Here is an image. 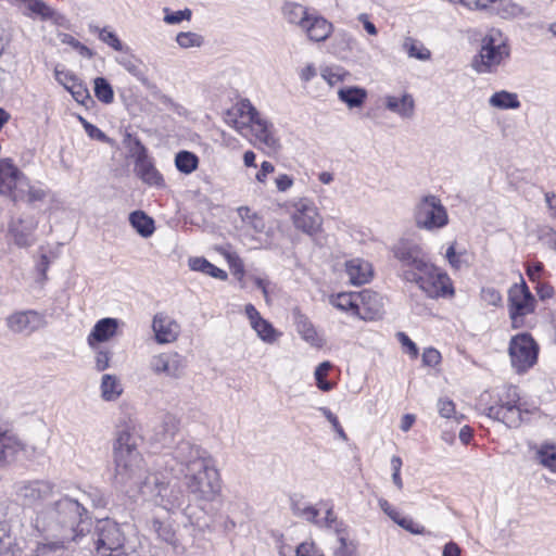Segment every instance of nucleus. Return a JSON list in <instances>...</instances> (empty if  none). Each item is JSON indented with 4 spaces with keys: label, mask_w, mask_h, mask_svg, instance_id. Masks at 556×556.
I'll return each instance as SVG.
<instances>
[{
    "label": "nucleus",
    "mask_w": 556,
    "mask_h": 556,
    "mask_svg": "<svg viewBox=\"0 0 556 556\" xmlns=\"http://www.w3.org/2000/svg\"><path fill=\"white\" fill-rule=\"evenodd\" d=\"M87 496L86 492L77 498L63 495L45 506L35 508L29 518L28 535L78 542L89 532L88 510L85 507Z\"/></svg>",
    "instance_id": "f257e3e1"
},
{
    "label": "nucleus",
    "mask_w": 556,
    "mask_h": 556,
    "mask_svg": "<svg viewBox=\"0 0 556 556\" xmlns=\"http://www.w3.org/2000/svg\"><path fill=\"white\" fill-rule=\"evenodd\" d=\"M114 483L129 491L140 492L148 481L147 464L138 450L137 437L123 429L113 444Z\"/></svg>",
    "instance_id": "f03ea898"
},
{
    "label": "nucleus",
    "mask_w": 556,
    "mask_h": 556,
    "mask_svg": "<svg viewBox=\"0 0 556 556\" xmlns=\"http://www.w3.org/2000/svg\"><path fill=\"white\" fill-rule=\"evenodd\" d=\"M226 122L244 137L251 134V142L267 153L280 149L273 124L263 118L248 99L241 100L227 113Z\"/></svg>",
    "instance_id": "7ed1b4c3"
},
{
    "label": "nucleus",
    "mask_w": 556,
    "mask_h": 556,
    "mask_svg": "<svg viewBox=\"0 0 556 556\" xmlns=\"http://www.w3.org/2000/svg\"><path fill=\"white\" fill-rule=\"evenodd\" d=\"M139 493L167 511L181 509L187 502L179 476L165 471L162 467L149 475Z\"/></svg>",
    "instance_id": "20e7f679"
},
{
    "label": "nucleus",
    "mask_w": 556,
    "mask_h": 556,
    "mask_svg": "<svg viewBox=\"0 0 556 556\" xmlns=\"http://www.w3.org/2000/svg\"><path fill=\"white\" fill-rule=\"evenodd\" d=\"M283 18L314 42L326 41L333 33V25L323 15L298 2H286L281 8Z\"/></svg>",
    "instance_id": "39448f33"
},
{
    "label": "nucleus",
    "mask_w": 556,
    "mask_h": 556,
    "mask_svg": "<svg viewBox=\"0 0 556 556\" xmlns=\"http://www.w3.org/2000/svg\"><path fill=\"white\" fill-rule=\"evenodd\" d=\"M211 459L201 446L182 439L176 443L169 454L164 456L163 464L160 467L180 477Z\"/></svg>",
    "instance_id": "423d86ee"
},
{
    "label": "nucleus",
    "mask_w": 556,
    "mask_h": 556,
    "mask_svg": "<svg viewBox=\"0 0 556 556\" xmlns=\"http://www.w3.org/2000/svg\"><path fill=\"white\" fill-rule=\"evenodd\" d=\"M509 56V47L500 29H490L481 40L472 67L480 74L494 72Z\"/></svg>",
    "instance_id": "0eeeda50"
},
{
    "label": "nucleus",
    "mask_w": 556,
    "mask_h": 556,
    "mask_svg": "<svg viewBox=\"0 0 556 556\" xmlns=\"http://www.w3.org/2000/svg\"><path fill=\"white\" fill-rule=\"evenodd\" d=\"M529 413L528 409L521 408L520 395L515 386L506 387L498 395L497 403L485 408L488 417L501 421L509 428H518L525 420L523 415Z\"/></svg>",
    "instance_id": "6e6552de"
},
{
    "label": "nucleus",
    "mask_w": 556,
    "mask_h": 556,
    "mask_svg": "<svg viewBox=\"0 0 556 556\" xmlns=\"http://www.w3.org/2000/svg\"><path fill=\"white\" fill-rule=\"evenodd\" d=\"M188 491L200 501H213L220 491L219 473L213 460L184 475Z\"/></svg>",
    "instance_id": "1a4fd4ad"
},
{
    "label": "nucleus",
    "mask_w": 556,
    "mask_h": 556,
    "mask_svg": "<svg viewBox=\"0 0 556 556\" xmlns=\"http://www.w3.org/2000/svg\"><path fill=\"white\" fill-rule=\"evenodd\" d=\"M394 257L401 263L402 277L408 282L416 280V276L424 268H429L430 262L421 247L408 240H401L393 248Z\"/></svg>",
    "instance_id": "9d476101"
},
{
    "label": "nucleus",
    "mask_w": 556,
    "mask_h": 556,
    "mask_svg": "<svg viewBox=\"0 0 556 556\" xmlns=\"http://www.w3.org/2000/svg\"><path fill=\"white\" fill-rule=\"evenodd\" d=\"M416 226L420 229L435 230L448 224V214L441 200L433 194L422 197L414 212Z\"/></svg>",
    "instance_id": "9b49d317"
},
{
    "label": "nucleus",
    "mask_w": 556,
    "mask_h": 556,
    "mask_svg": "<svg viewBox=\"0 0 556 556\" xmlns=\"http://www.w3.org/2000/svg\"><path fill=\"white\" fill-rule=\"evenodd\" d=\"M508 354L513 368L523 374L538 362L539 345L529 333H519L510 339Z\"/></svg>",
    "instance_id": "f8f14e48"
},
{
    "label": "nucleus",
    "mask_w": 556,
    "mask_h": 556,
    "mask_svg": "<svg viewBox=\"0 0 556 556\" xmlns=\"http://www.w3.org/2000/svg\"><path fill=\"white\" fill-rule=\"evenodd\" d=\"M126 536L121 526L109 518L97 522L93 532V542L97 556H110L125 545Z\"/></svg>",
    "instance_id": "ddd939ff"
},
{
    "label": "nucleus",
    "mask_w": 556,
    "mask_h": 556,
    "mask_svg": "<svg viewBox=\"0 0 556 556\" xmlns=\"http://www.w3.org/2000/svg\"><path fill=\"white\" fill-rule=\"evenodd\" d=\"M24 185L28 177L14 164L12 159H0V195L13 202L25 200Z\"/></svg>",
    "instance_id": "4468645a"
},
{
    "label": "nucleus",
    "mask_w": 556,
    "mask_h": 556,
    "mask_svg": "<svg viewBox=\"0 0 556 556\" xmlns=\"http://www.w3.org/2000/svg\"><path fill=\"white\" fill-rule=\"evenodd\" d=\"M507 302L511 327L514 329L523 327L525 317L534 312L536 303L525 281L509 288Z\"/></svg>",
    "instance_id": "2eb2a0df"
},
{
    "label": "nucleus",
    "mask_w": 556,
    "mask_h": 556,
    "mask_svg": "<svg viewBox=\"0 0 556 556\" xmlns=\"http://www.w3.org/2000/svg\"><path fill=\"white\" fill-rule=\"evenodd\" d=\"M15 494L25 506L38 508L51 500L55 493V484L50 480H22L15 483Z\"/></svg>",
    "instance_id": "dca6fc26"
},
{
    "label": "nucleus",
    "mask_w": 556,
    "mask_h": 556,
    "mask_svg": "<svg viewBox=\"0 0 556 556\" xmlns=\"http://www.w3.org/2000/svg\"><path fill=\"white\" fill-rule=\"evenodd\" d=\"M428 267L424 268L416 276V280H412V282H415L426 295L432 299L452 295L454 290L450 277L432 263Z\"/></svg>",
    "instance_id": "f3484780"
},
{
    "label": "nucleus",
    "mask_w": 556,
    "mask_h": 556,
    "mask_svg": "<svg viewBox=\"0 0 556 556\" xmlns=\"http://www.w3.org/2000/svg\"><path fill=\"white\" fill-rule=\"evenodd\" d=\"M186 367V357L175 351L155 354L149 361V368L154 375L170 379H180Z\"/></svg>",
    "instance_id": "a211bd4d"
},
{
    "label": "nucleus",
    "mask_w": 556,
    "mask_h": 556,
    "mask_svg": "<svg viewBox=\"0 0 556 556\" xmlns=\"http://www.w3.org/2000/svg\"><path fill=\"white\" fill-rule=\"evenodd\" d=\"M292 222L296 229L313 236L321 229L323 218L313 201L302 198L294 202Z\"/></svg>",
    "instance_id": "6ab92c4d"
},
{
    "label": "nucleus",
    "mask_w": 556,
    "mask_h": 556,
    "mask_svg": "<svg viewBox=\"0 0 556 556\" xmlns=\"http://www.w3.org/2000/svg\"><path fill=\"white\" fill-rule=\"evenodd\" d=\"M43 325V316L36 311L16 312L7 318L8 328L15 333L29 334Z\"/></svg>",
    "instance_id": "aec40b11"
},
{
    "label": "nucleus",
    "mask_w": 556,
    "mask_h": 556,
    "mask_svg": "<svg viewBox=\"0 0 556 556\" xmlns=\"http://www.w3.org/2000/svg\"><path fill=\"white\" fill-rule=\"evenodd\" d=\"M244 312L252 329L262 341L273 344L280 338L281 332L275 329L268 320L264 319L253 304H247Z\"/></svg>",
    "instance_id": "412c9836"
},
{
    "label": "nucleus",
    "mask_w": 556,
    "mask_h": 556,
    "mask_svg": "<svg viewBox=\"0 0 556 556\" xmlns=\"http://www.w3.org/2000/svg\"><path fill=\"white\" fill-rule=\"evenodd\" d=\"M152 329L159 344L173 343L180 333L179 324L164 313H157L152 320Z\"/></svg>",
    "instance_id": "4be33fe9"
},
{
    "label": "nucleus",
    "mask_w": 556,
    "mask_h": 556,
    "mask_svg": "<svg viewBox=\"0 0 556 556\" xmlns=\"http://www.w3.org/2000/svg\"><path fill=\"white\" fill-rule=\"evenodd\" d=\"M70 543L67 540L30 536L27 548L30 556H59Z\"/></svg>",
    "instance_id": "5701e85b"
},
{
    "label": "nucleus",
    "mask_w": 556,
    "mask_h": 556,
    "mask_svg": "<svg viewBox=\"0 0 556 556\" xmlns=\"http://www.w3.org/2000/svg\"><path fill=\"white\" fill-rule=\"evenodd\" d=\"M383 103L386 110L403 119H410L415 114V100L408 92H403L401 96L387 94Z\"/></svg>",
    "instance_id": "b1692460"
},
{
    "label": "nucleus",
    "mask_w": 556,
    "mask_h": 556,
    "mask_svg": "<svg viewBox=\"0 0 556 556\" xmlns=\"http://www.w3.org/2000/svg\"><path fill=\"white\" fill-rule=\"evenodd\" d=\"M119 326V320L112 317H105L96 323L91 332L87 337V343L91 349H96L99 343H103L115 337Z\"/></svg>",
    "instance_id": "393cba45"
},
{
    "label": "nucleus",
    "mask_w": 556,
    "mask_h": 556,
    "mask_svg": "<svg viewBox=\"0 0 556 556\" xmlns=\"http://www.w3.org/2000/svg\"><path fill=\"white\" fill-rule=\"evenodd\" d=\"M135 173L147 185L156 187L164 186L162 175L155 168L152 160L147 155L144 150L139 153L136 159Z\"/></svg>",
    "instance_id": "a878e982"
},
{
    "label": "nucleus",
    "mask_w": 556,
    "mask_h": 556,
    "mask_svg": "<svg viewBox=\"0 0 556 556\" xmlns=\"http://www.w3.org/2000/svg\"><path fill=\"white\" fill-rule=\"evenodd\" d=\"M357 303L361 305L362 314L358 316L363 319L376 318L382 309V298L375 291L364 290L357 293Z\"/></svg>",
    "instance_id": "bb28decb"
},
{
    "label": "nucleus",
    "mask_w": 556,
    "mask_h": 556,
    "mask_svg": "<svg viewBox=\"0 0 556 556\" xmlns=\"http://www.w3.org/2000/svg\"><path fill=\"white\" fill-rule=\"evenodd\" d=\"M294 325L301 338L312 346L321 348L324 340L317 334L311 320L300 312L299 308L293 309Z\"/></svg>",
    "instance_id": "cd10ccee"
},
{
    "label": "nucleus",
    "mask_w": 556,
    "mask_h": 556,
    "mask_svg": "<svg viewBox=\"0 0 556 556\" xmlns=\"http://www.w3.org/2000/svg\"><path fill=\"white\" fill-rule=\"evenodd\" d=\"M116 62L123 66L130 75L136 77L144 87L150 88L151 81L146 75L144 66L137 56L128 52V48L116 56Z\"/></svg>",
    "instance_id": "c85d7f7f"
},
{
    "label": "nucleus",
    "mask_w": 556,
    "mask_h": 556,
    "mask_svg": "<svg viewBox=\"0 0 556 556\" xmlns=\"http://www.w3.org/2000/svg\"><path fill=\"white\" fill-rule=\"evenodd\" d=\"M345 269L350 282L355 286L369 282L372 276L371 264L363 258H353L348 261Z\"/></svg>",
    "instance_id": "c756f323"
},
{
    "label": "nucleus",
    "mask_w": 556,
    "mask_h": 556,
    "mask_svg": "<svg viewBox=\"0 0 556 556\" xmlns=\"http://www.w3.org/2000/svg\"><path fill=\"white\" fill-rule=\"evenodd\" d=\"M23 448L24 444L17 437L0 431V468L4 467Z\"/></svg>",
    "instance_id": "7c9ffc66"
},
{
    "label": "nucleus",
    "mask_w": 556,
    "mask_h": 556,
    "mask_svg": "<svg viewBox=\"0 0 556 556\" xmlns=\"http://www.w3.org/2000/svg\"><path fill=\"white\" fill-rule=\"evenodd\" d=\"M338 98L349 109L361 108L367 99V90L358 86L343 87L338 90Z\"/></svg>",
    "instance_id": "2f4dec72"
},
{
    "label": "nucleus",
    "mask_w": 556,
    "mask_h": 556,
    "mask_svg": "<svg viewBox=\"0 0 556 556\" xmlns=\"http://www.w3.org/2000/svg\"><path fill=\"white\" fill-rule=\"evenodd\" d=\"M488 10L503 18L517 17L525 13V8L513 0H489Z\"/></svg>",
    "instance_id": "473e14b6"
},
{
    "label": "nucleus",
    "mask_w": 556,
    "mask_h": 556,
    "mask_svg": "<svg viewBox=\"0 0 556 556\" xmlns=\"http://www.w3.org/2000/svg\"><path fill=\"white\" fill-rule=\"evenodd\" d=\"M100 391L104 401L113 402L123 394V386L115 375L104 374L101 378Z\"/></svg>",
    "instance_id": "72a5a7b5"
},
{
    "label": "nucleus",
    "mask_w": 556,
    "mask_h": 556,
    "mask_svg": "<svg viewBox=\"0 0 556 556\" xmlns=\"http://www.w3.org/2000/svg\"><path fill=\"white\" fill-rule=\"evenodd\" d=\"M189 266L194 271H201L220 280H225L228 277L225 270L216 267L204 257H191Z\"/></svg>",
    "instance_id": "f704fd0d"
},
{
    "label": "nucleus",
    "mask_w": 556,
    "mask_h": 556,
    "mask_svg": "<svg viewBox=\"0 0 556 556\" xmlns=\"http://www.w3.org/2000/svg\"><path fill=\"white\" fill-rule=\"evenodd\" d=\"M131 226L138 231L139 235L147 238L154 231V222L142 211L132 212L129 215Z\"/></svg>",
    "instance_id": "c9c22d12"
},
{
    "label": "nucleus",
    "mask_w": 556,
    "mask_h": 556,
    "mask_svg": "<svg viewBox=\"0 0 556 556\" xmlns=\"http://www.w3.org/2000/svg\"><path fill=\"white\" fill-rule=\"evenodd\" d=\"M331 304L337 308L351 312L354 315L362 314L361 305L357 303V293H339L336 296L331 298Z\"/></svg>",
    "instance_id": "e433bc0d"
},
{
    "label": "nucleus",
    "mask_w": 556,
    "mask_h": 556,
    "mask_svg": "<svg viewBox=\"0 0 556 556\" xmlns=\"http://www.w3.org/2000/svg\"><path fill=\"white\" fill-rule=\"evenodd\" d=\"M491 106L508 110V109H518L520 106V102L518 100V96L513 92H508L505 90L495 92L489 100Z\"/></svg>",
    "instance_id": "4c0bfd02"
},
{
    "label": "nucleus",
    "mask_w": 556,
    "mask_h": 556,
    "mask_svg": "<svg viewBox=\"0 0 556 556\" xmlns=\"http://www.w3.org/2000/svg\"><path fill=\"white\" fill-rule=\"evenodd\" d=\"M9 231L18 248H28L35 243L33 236L34 228L22 227V220H20L18 224L11 225Z\"/></svg>",
    "instance_id": "58836bf2"
},
{
    "label": "nucleus",
    "mask_w": 556,
    "mask_h": 556,
    "mask_svg": "<svg viewBox=\"0 0 556 556\" xmlns=\"http://www.w3.org/2000/svg\"><path fill=\"white\" fill-rule=\"evenodd\" d=\"M198 156L189 151H180L176 154L175 165L180 173L186 175L191 174L198 168Z\"/></svg>",
    "instance_id": "ea45409f"
},
{
    "label": "nucleus",
    "mask_w": 556,
    "mask_h": 556,
    "mask_svg": "<svg viewBox=\"0 0 556 556\" xmlns=\"http://www.w3.org/2000/svg\"><path fill=\"white\" fill-rule=\"evenodd\" d=\"M538 462L551 470L556 472V446L553 444H542L536 451Z\"/></svg>",
    "instance_id": "a19ab883"
},
{
    "label": "nucleus",
    "mask_w": 556,
    "mask_h": 556,
    "mask_svg": "<svg viewBox=\"0 0 556 556\" xmlns=\"http://www.w3.org/2000/svg\"><path fill=\"white\" fill-rule=\"evenodd\" d=\"M291 509L293 515L296 517L303 518L308 522L321 525V521L317 520L319 515L318 509L315 506H312L304 502H292Z\"/></svg>",
    "instance_id": "79ce46f5"
},
{
    "label": "nucleus",
    "mask_w": 556,
    "mask_h": 556,
    "mask_svg": "<svg viewBox=\"0 0 556 556\" xmlns=\"http://www.w3.org/2000/svg\"><path fill=\"white\" fill-rule=\"evenodd\" d=\"M178 431V422L174 416L167 415L164 417L161 430L156 432V435L160 437L159 441L163 445L169 444L173 440L175 434Z\"/></svg>",
    "instance_id": "37998d69"
},
{
    "label": "nucleus",
    "mask_w": 556,
    "mask_h": 556,
    "mask_svg": "<svg viewBox=\"0 0 556 556\" xmlns=\"http://www.w3.org/2000/svg\"><path fill=\"white\" fill-rule=\"evenodd\" d=\"M403 49L407 52L409 58H414L420 61H428L431 58L430 50L410 37L405 38L403 42Z\"/></svg>",
    "instance_id": "c03bdc74"
},
{
    "label": "nucleus",
    "mask_w": 556,
    "mask_h": 556,
    "mask_svg": "<svg viewBox=\"0 0 556 556\" xmlns=\"http://www.w3.org/2000/svg\"><path fill=\"white\" fill-rule=\"evenodd\" d=\"M238 214L242 222L250 228H252L255 232H263L265 229V223L262 217H260L256 213L252 212L248 206H240L238 208Z\"/></svg>",
    "instance_id": "a18cd8bd"
},
{
    "label": "nucleus",
    "mask_w": 556,
    "mask_h": 556,
    "mask_svg": "<svg viewBox=\"0 0 556 556\" xmlns=\"http://www.w3.org/2000/svg\"><path fill=\"white\" fill-rule=\"evenodd\" d=\"M321 77L332 87L345 81L350 77V73L340 66H327L321 70Z\"/></svg>",
    "instance_id": "49530a36"
},
{
    "label": "nucleus",
    "mask_w": 556,
    "mask_h": 556,
    "mask_svg": "<svg viewBox=\"0 0 556 556\" xmlns=\"http://www.w3.org/2000/svg\"><path fill=\"white\" fill-rule=\"evenodd\" d=\"M94 96L105 104L112 103L114 100V91L109 81L103 77L94 79Z\"/></svg>",
    "instance_id": "de8ad7c7"
},
{
    "label": "nucleus",
    "mask_w": 556,
    "mask_h": 556,
    "mask_svg": "<svg viewBox=\"0 0 556 556\" xmlns=\"http://www.w3.org/2000/svg\"><path fill=\"white\" fill-rule=\"evenodd\" d=\"M332 367V364L328 361L320 363L316 367L314 376L319 390L327 392L333 389L334 384L326 380V377Z\"/></svg>",
    "instance_id": "09e8293b"
},
{
    "label": "nucleus",
    "mask_w": 556,
    "mask_h": 556,
    "mask_svg": "<svg viewBox=\"0 0 556 556\" xmlns=\"http://www.w3.org/2000/svg\"><path fill=\"white\" fill-rule=\"evenodd\" d=\"M25 7L29 13L39 15L42 20H52L56 14L55 11L42 0H28Z\"/></svg>",
    "instance_id": "8fccbe9b"
},
{
    "label": "nucleus",
    "mask_w": 556,
    "mask_h": 556,
    "mask_svg": "<svg viewBox=\"0 0 556 556\" xmlns=\"http://www.w3.org/2000/svg\"><path fill=\"white\" fill-rule=\"evenodd\" d=\"M90 30L99 34V39L112 47L116 51H124V47L118 39L117 35L108 28H99L98 26H90Z\"/></svg>",
    "instance_id": "3c124183"
},
{
    "label": "nucleus",
    "mask_w": 556,
    "mask_h": 556,
    "mask_svg": "<svg viewBox=\"0 0 556 556\" xmlns=\"http://www.w3.org/2000/svg\"><path fill=\"white\" fill-rule=\"evenodd\" d=\"M152 527L162 541L173 545L176 543V534L169 523H165L160 520H153Z\"/></svg>",
    "instance_id": "603ef678"
},
{
    "label": "nucleus",
    "mask_w": 556,
    "mask_h": 556,
    "mask_svg": "<svg viewBox=\"0 0 556 556\" xmlns=\"http://www.w3.org/2000/svg\"><path fill=\"white\" fill-rule=\"evenodd\" d=\"M176 41L184 49L201 47L203 45V37L197 33L181 31L176 36Z\"/></svg>",
    "instance_id": "864d4df0"
},
{
    "label": "nucleus",
    "mask_w": 556,
    "mask_h": 556,
    "mask_svg": "<svg viewBox=\"0 0 556 556\" xmlns=\"http://www.w3.org/2000/svg\"><path fill=\"white\" fill-rule=\"evenodd\" d=\"M96 355H94V368L97 371L101 372L106 370L110 367L112 359V352L104 348L96 346Z\"/></svg>",
    "instance_id": "5fc2aeb1"
},
{
    "label": "nucleus",
    "mask_w": 556,
    "mask_h": 556,
    "mask_svg": "<svg viewBox=\"0 0 556 556\" xmlns=\"http://www.w3.org/2000/svg\"><path fill=\"white\" fill-rule=\"evenodd\" d=\"M339 546L334 551V556H357V545L354 541L340 535Z\"/></svg>",
    "instance_id": "6e6d98bb"
},
{
    "label": "nucleus",
    "mask_w": 556,
    "mask_h": 556,
    "mask_svg": "<svg viewBox=\"0 0 556 556\" xmlns=\"http://www.w3.org/2000/svg\"><path fill=\"white\" fill-rule=\"evenodd\" d=\"M480 296H481V300L486 304V305H492V306H500L502 304V295L500 293L498 290H496L495 288L493 287H484L481 289V292H480Z\"/></svg>",
    "instance_id": "4d7b16f0"
},
{
    "label": "nucleus",
    "mask_w": 556,
    "mask_h": 556,
    "mask_svg": "<svg viewBox=\"0 0 556 556\" xmlns=\"http://www.w3.org/2000/svg\"><path fill=\"white\" fill-rule=\"evenodd\" d=\"M62 42L71 46L75 50L79 52L80 55L91 59L93 56V52L85 45L79 42L70 34H62Z\"/></svg>",
    "instance_id": "13d9d810"
},
{
    "label": "nucleus",
    "mask_w": 556,
    "mask_h": 556,
    "mask_svg": "<svg viewBox=\"0 0 556 556\" xmlns=\"http://www.w3.org/2000/svg\"><path fill=\"white\" fill-rule=\"evenodd\" d=\"M25 189V199L28 203H35L39 201H43L47 197V192L41 188H36L30 184V180L28 179V185H24Z\"/></svg>",
    "instance_id": "bf43d9fd"
},
{
    "label": "nucleus",
    "mask_w": 556,
    "mask_h": 556,
    "mask_svg": "<svg viewBox=\"0 0 556 556\" xmlns=\"http://www.w3.org/2000/svg\"><path fill=\"white\" fill-rule=\"evenodd\" d=\"M54 77L66 90H68L71 84L79 81L76 75L72 72L59 70L58 67L54 70Z\"/></svg>",
    "instance_id": "052dcab7"
},
{
    "label": "nucleus",
    "mask_w": 556,
    "mask_h": 556,
    "mask_svg": "<svg viewBox=\"0 0 556 556\" xmlns=\"http://www.w3.org/2000/svg\"><path fill=\"white\" fill-rule=\"evenodd\" d=\"M319 410L326 417V419L331 424L333 430L338 433V435L341 439L346 440L348 439L346 434H345L343 428L341 427V425L338 420V417L327 407H320Z\"/></svg>",
    "instance_id": "680f3d73"
},
{
    "label": "nucleus",
    "mask_w": 556,
    "mask_h": 556,
    "mask_svg": "<svg viewBox=\"0 0 556 556\" xmlns=\"http://www.w3.org/2000/svg\"><path fill=\"white\" fill-rule=\"evenodd\" d=\"M396 525L413 534H425V527L416 523L412 518L402 517L396 520Z\"/></svg>",
    "instance_id": "e2e57ef3"
},
{
    "label": "nucleus",
    "mask_w": 556,
    "mask_h": 556,
    "mask_svg": "<svg viewBox=\"0 0 556 556\" xmlns=\"http://www.w3.org/2000/svg\"><path fill=\"white\" fill-rule=\"evenodd\" d=\"M438 412L443 418H451L455 413V404L447 397H441L438 401Z\"/></svg>",
    "instance_id": "0e129e2a"
},
{
    "label": "nucleus",
    "mask_w": 556,
    "mask_h": 556,
    "mask_svg": "<svg viewBox=\"0 0 556 556\" xmlns=\"http://www.w3.org/2000/svg\"><path fill=\"white\" fill-rule=\"evenodd\" d=\"M441 362V353L433 348L425 349L422 353V364L425 366L434 367Z\"/></svg>",
    "instance_id": "69168bd1"
},
{
    "label": "nucleus",
    "mask_w": 556,
    "mask_h": 556,
    "mask_svg": "<svg viewBox=\"0 0 556 556\" xmlns=\"http://www.w3.org/2000/svg\"><path fill=\"white\" fill-rule=\"evenodd\" d=\"M296 556H324L314 542H303L296 548Z\"/></svg>",
    "instance_id": "338daca9"
},
{
    "label": "nucleus",
    "mask_w": 556,
    "mask_h": 556,
    "mask_svg": "<svg viewBox=\"0 0 556 556\" xmlns=\"http://www.w3.org/2000/svg\"><path fill=\"white\" fill-rule=\"evenodd\" d=\"M540 239L551 249L556 251V230L552 227H545L541 231Z\"/></svg>",
    "instance_id": "774afa93"
}]
</instances>
